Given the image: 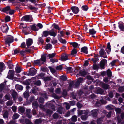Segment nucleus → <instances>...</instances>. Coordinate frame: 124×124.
I'll list each match as a JSON object with an SVG mask.
<instances>
[{
  "label": "nucleus",
  "mask_w": 124,
  "mask_h": 124,
  "mask_svg": "<svg viewBox=\"0 0 124 124\" xmlns=\"http://www.w3.org/2000/svg\"><path fill=\"white\" fill-rule=\"evenodd\" d=\"M1 29L3 32L6 33L8 30V27L6 24H4L2 26Z\"/></svg>",
  "instance_id": "2"
},
{
  "label": "nucleus",
  "mask_w": 124,
  "mask_h": 124,
  "mask_svg": "<svg viewBox=\"0 0 124 124\" xmlns=\"http://www.w3.org/2000/svg\"><path fill=\"white\" fill-rule=\"evenodd\" d=\"M71 9L73 13L75 14L78 13L79 11L78 8L76 6L71 7Z\"/></svg>",
  "instance_id": "6"
},
{
  "label": "nucleus",
  "mask_w": 124,
  "mask_h": 124,
  "mask_svg": "<svg viewBox=\"0 0 124 124\" xmlns=\"http://www.w3.org/2000/svg\"><path fill=\"white\" fill-rule=\"evenodd\" d=\"M70 44L71 45L73 46L74 49H75L78 48L80 46V44L76 42H70Z\"/></svg>",
  "instance_id": "10"
},
{
  "label": "nucleus",
  "mask_w": 124,
  "mask_h": 124,
  "mask_svg": "<svg viewBox=\"0 0 124 124\" xmlns=\"http://www.w3.org/2000/svg\"><path fill=\"white\" fill-rule=\"evenodd\" d=\"M49 35L54 37L57 35L56 32H55L53 29L49 31Z\"/></svg>",
  "instance_id": "13"
},
{
  "label": "nucleus",
  "mask_w": 124,
  "mask_h": 124,
  "mask_svg": "<svg viewBox=\"0 0 124 124\" xmlns=\"http://www.w3.org/2000/svg\"><path fill=\"white\" fill-rule=\"evenodd\" d=\"M41 122V120L40 119H37L35 121V124H39Z\"/></svg>",
  "instance_id": "47"
},
{
  "label": "nucleus",
  "mask_w": 124,
  "mask_h": 124,
  "mask_svg": "<svg viewBox=\"0 0 124 124\" xmlns=\"http://www.w3.org/2000/svg\"><path fill=\"white\" fill-rule=\"evenodd\" d=\"M49 35V31H45L43 32L42 37H46Z\"/></svg>",
  "instance_id": "24"
},
{
  "label": "nucleus",
  "mask_w": 124,
  "mask_h": 124,
  "mask_svg": "<svg viewBox=\"0 0 124 124\" xmlns=\"http://www.w3.org/2000/svg\"><path fill=\"white\" fill-rule=\"evenodd\" d=\"M67 72L71 73L72 72L73 70L71 67H69L67 68Z\"/></svg>",
  "instance_id": "44"
},
{
  "label": "nucleus",
  "mask_w": 124,
  "mask_h": 124,
  "mask_svg": "<svg viewBox=\"0 0 124 124\" xmlns=\"http://www.w3.org/2000/svg\"><path fill=\"white\" fill-rule=\"evenodd\" d=\"M81 52L87 54L88 53V48L86 46H85L81 48Z\"/></svg>",
  "instance_id": "14"
},
{
  "label": "nucleus",
  "mask_w": 124,
  "mask_h": 124,
  "mask_svg": "<svg viewBox=\"0 0 124 124\" xmlns=\"http://www.w3.org/2000/svg\"><path fill=\"white\" fill-rule=\"evenodd\" d=\"M51 47L52 45L51 44H48L45 46V48L46 49H48L51 48Z\"/></svg>",
  "instance_id": "41"
},
{
  "label": "nucleus",
  "mask_w": 124,
  "mask_h": 124,
  "mask_svg": "<svg viewBox=\"0 0 124 124\" xmlns=\"http://www.w3.org/2000/svg\"><path fill=\"white\" fill-rule=\"evenodd\" d=\"M10 17L8 16H7L5 17V20L6 22H8L10 20Z\"/></svg>",
  "instance_id": "60"
},
{
  "label": "nucleus",
  "mask_w": 124,
  "mask_h": 124,
  "mask_svg": "<svg viewBox=\"0 0 124 124\" xmlns=\"http://www.w3.org/2000/svg\"><path fill=\"white\" fill-rule=\"evenodd\" d=\"M29 74L30 75L33 76L35 75L36 73V70L33 68H31L29 70Z\"/></svg>",
  "instance_id": "9"
},
{
  "label": "nucleus",
  "mask_w": 124,
  "mask_h": 124,
  "mask_svg": "<svg viewBox=\"0 0 124 124\" xmlns=\"http://www.w3.org/2000/svg\"><path fill=\"white\" fill-rule=\"evenodd\" d=\"M38 89L36 88H35L33 89L32 91V93L36 95L37 94Z\"/></svg>",
  "instance_id": "51"
},
{
  "label": "nucleus",
  "mask_w": 124,
  "mask_h": 124,
  "mask_svg": "<svg viewBox=\"0 0 124 124\" xmlns=\"http://www.w3.org/2000/svg\"><path fill=\"white\" fill-rule=\"evenodd\" d=\"M13 102L12 101H9L6 103V105L7 106H11L13 104Z\"/></svg>",
  "instance_id": "45"
},
{
  "label": "nucleus",
  "mask_w": 124,
  "mask_h": 124,
  "mask_svg": "<svg viewBox=\"0 0 124 124\" xmlns=\"http://www.w3.org/2000/svg\"><path fill=\"white\" fill-rule=\"evenodd\" d=\"M24 96L25 98H27L29 96V93L28 91H26L24 93Z\"/></svg>",
  "instance_id": "34"
},
{
  "label": "nucleus",
  "mask_w": 124,
  "mask_h": 124,
  "mask_svg": "<svg viewBox=\"0 0 124 124\" xmlns=\"http://www.w3.org/2000/svg\"><path fill=\"white\" fill-rule=\"evenodd\" d=\"M26 53V50H23L22 51H19V53L20 54L23 55L24 56V54Z\"/></svg>",
  "instance_id": "54"
},
{
  "label": "nucleus",
  "mask_w": 124,
  "mask_h": 124,
  "mask_svg": "<svg viewBox=\"0 0 124 124\" xmlns=\"http://www.w3.org/2000/svg\"><path fill=\"white\" fill-rule=\"evenodd\" d=\"M62 108L61 107H60L58 108L57 110V112L61 114H62Z\"/></svg>",
  "instance_id": "43"
},
{
  "label": "nucleus",
  "mask_w": 124,
  "mask_h": 124,
  "mask_svg": "<svg viewBox=\"0 0 124 124\" xmlns=\"http://www.w3.org/2000/svg\"><path fill=\"white\" fill-rule=\"evenodd\" d=\"M102 120V118H100L98 119L97 120V123L98 124H101Z\"/></svg>",
  "instance_id": "61"
},
{
  "label": "nucleus",
  "mask_w": 124,
  "mask_h": 124,
  "mask_svg": "<svg viewBox=\"0 0 124 124\" xmlns=\"http://www.w3.org/2000/svg\"><path fill=\"white\" fill-rule=\"evenodd\" d=\"M118 61L117 59L114 60L111 62L110 64L112 66H113L115 65V64Z\"/></svg>",
  "instance_id": "37"
},
{
  "label": "nucleus",
  "mask_w": 124,
  "mask_h": 124,
  "mask_svg": "<svg viewBox=\"0 0 124 124\" xmlns=\"http://www.w3.org/2000/svg\"><path fill=\"white\" fill-rule=\"evenodd\" d=\"M8 75L7 76V77L9 79H12L13 78V76L14 75L13 71L10 70L8 73Z\"/></svg>",
  "instance_id": "5"
},
{
  "label": "nucleus",
  "mask_w": 124,
  "mask_h": 124,
  "mask_svg": "<svg viewBox=\"0 0 124 124\" xmlns=\"http://www.w3.org/2000/svg\"><path fill=\"white\" fill-rule=\"evenodd\" d=\"M77 116L74 115L71 118V120L74 122H75L77 120Z\"/></svg>",
  "instance_id": "50"
},
{
  "label": "nucleus",
  "mask_w": 124,
  "mask_h": 124,
  "mask_svg": "<svg viewBox=\"0 0 124 124\" xmlns=\"http://www.w3.org/2000/svg\"><path fill=\"white\" fill-rule=\"evenodd\" d=\"M34 63L36 64L41 65L43 63L41 62L40 60H38L34 61Z\"/></svg>",
  "instance_id": "25"
},
{
  "label": "nucleus",
  "mask_w": 124,
  "mask_h": 124,
  "mask_svg": "<svg viewBox=\"0 0 124 124\" xmlns=\"http://www.w3.org/2000/svg\"><path fill=\"white\" fill-rule=\"evenodd\" d=\"M31 28L32 30L35 31H38L39 30V29L37 28L35 25H34L31 26Z\"/></svg>",
  "instance_id": "36"
},
{
  "label": "nucleus",
  "mask_w": 124,
  "mask_h": 124,
  "mask_svg": "<svg viewBox=\"0 0 124 124\" xmlns=\"http://www.w3.org/2000/svg\"><path fill=\"white\" fill-rule=\"evenodd\" d=\"M10 9V7H9L8 6L4 8L3 9V10L4 12H6V13H8Z\"/></svg>",
  "instance_id": "29"
},
{
  "label": "nucleus",
  "mask_w": 124,
  "mask_h": 124,
  "mask_svg": "<svg viewBox=\"0 0 124 124\" xmlns=\"http://www.w3.org/2000/svg\"><path fill=\"white\" fill-rule=\"evenodd\" d=\"M5 67L4 64L3 63H0V73L1 72L5 69Z\"/></svg>",
  "instance_id": "18"
},
{
  "label": "nucleus",
  "mask_w": 124,
  "mask_h": 124,
  "mask_svg": "<svg viewBox=\"0 0 124 124\" xmlns=\"http://www.w3.org/2000/svg\"><path fill=\"white\" fill-rule=\"evenodd\" d=\"M79 74L81 76H84L86 74V72L85 70H83L80 71L79 72Z\"/></svg>",
  "instance_id": "23"
},
{
  "label": "nucleus",
  "mask_w": 124,
  "mask_h": 124,
  "mask_svg": "<svg viewBox=\"0 0 124 124\" xmlns=\"http://www.w3.org/2000/svg\"><path fill=\"white\" fill-rule=\"evenodd\" d=\"M107 63V60L105 59H103L101 60L100 62V66L101 69L104 68V66Z\"/></svg>",
  "instance_id": "3"
},
{
  "label": "nucleus",
  "mask_w": 124,
  "mask_h": 124,
  "mask_svg": "<svg viewBox=\"0 0 124 124\" xmlns=\"http://www.w3.org/2000/svg\"><path fill=\"white\" fill-rule=\"evenodd\" d=\"M49 68L51 72L53 73H55L56 71L54 69L50 67H49Z\"/></svg>",
  "instance_id": "48"
},
{
  "label": "nucleus",
  "mask_w": 124,
  "mask_h": 124,
  "mask_svg": "<svg viewBox=\"0 0 124 124\" xmlns=\"http://www.w3.org/2000/svg\"><path fill=\"white\" fill-rule=\"evenodd\" d=\"M53 116L54 118L55 119H57L58 117V115L56 113H54L53 115Z\"/></svg>",
  "instance_id": "63"
},
{
  "label": "nucleus",
  "mask_w": 124,
  "mask_h": 124,
  "mask_svg": "<svg viewBox=\"0 0 124 124\" xmlns=\"http://www.w3.org/2000/svg\"><path fill=\"white\" fill-rule=\"evenodd\" d=\"M21 68L17 67H16L15 71L16 72L19 73L21 72Z\"/></svg>",
  "instance_id": "33"
},
{
  "label": "nucleus",
  "mask_w": 124,
  "mask_h": 124,
  "mask_svg": "<svg viewBox=\"0 0 124 124\" xmlns=\"http://www.w3.org/2000/svg\"><path fill=\"white\" fill-rule=\"evenodd\" d=\"M75 84V82L74 81L70 82V83L69 87L70 88L73 87V85Z\"/></svg>",
  "instance_id": "62"
},
{
  "label": "nucleus",
  "mask_w": 124,
  "mask_h": 124,
  "mask_svg": "<svg viewBox=\"0 0 124 124\" xmlns=\"http://www.w3.org/2000/svg\"><path fill=\"white\" fill-rule=\"evenodd\" d=\"M19 116V115L17 113L14 114L12 117L13 119H16L18 118Z\"/></svg>",
  "instance_id": "35"
},
{
  "label": "nucleus",
  "mask_w": 124,
  "mask_h": 124,
  "mask_svg": "<svg viewBox=\"0 0 124 124\" xmlns=\"http://www.w3.org/2000/svg\"><path fill=\"white\" fill-rule=\"evenodd\" d=\"M64 104L66 106V108L67 109H68L70 108V106L69 103H65Z\"/></svg>",
  "instance_id": "56"
},
{
  "label": "nucleus",
  "mask_w": 124,
  "mask_h": 124,
  "mask_svg": "<svg viewBox=\"0 0 124 124\" xmlns=\"http://www.w3.org/2000/svg\"><path fill=\"white\" fill-rule=\"evenodd\" d=\"M88 111L87 110H78V113L79 115H81L83 114H84L87 112Z\"/></svg>",
  "instance_id": "26"
},
{
  "label": "nucleus",
  "mask_w": 124,
  "mask_h": 124,
  "mask_svg": "<svg viewBox=\"0 0 124 124\" xmlns=\"http://www.w3.org/2000/svg\"><path fill=\"white\" fill-rule=\"evenodd\" d=\"M91 60L94 63H95L98 60V59L97 57H94L92 58Z\"/></svg>",
  "instance_id": "55"
},
{
  "label": "nucleus",
  "mask_w": 124,
  "mask_h": 124,
  "mask_svg": "<svg viewBox=\"0 0 124 124\" xmlns=\"http://www.w3.org/2000/svg\"><path fill=\"white\" fill-rule=\"evenodd\" d=\"M25 122L27 124H33L28 119H26L25 120Z\"/></svg>",
  "instance_id": "58"
},
{
  "label": "nucleus",
  "mask_w": 124,
  "mask_h": 124,
  "mask_svg": "<svg viewBox=\"0 0 124 124\" xmlns=\"http://www.w3.org/2000/svg\"><path fill=\"white\" fill-rule=\"evenodd\" d=\"M4 113L3 117L5 118H7L8 116V112L6 111Z\"/></svg>",
  "instance_id": "53"
},
{
  "label": "nucleus",
  "mask_w": 124,
  "mask_h": 124,
  "mask_svg": "<svg viewBox=\"0 0 124 124\" xmlns=\"http://www.w3.org/2000/svg\"><path fill=\"white\" fill-rule=\"evenodd\" d=\"M51 109L52 111L50 110L49 109L47 110V113L49 114H51L52 112V111H55V108L54 106V105H53L51 106Z\"/></svg>",
  "instance_id": "17"
},
{
  "label": "nucleus",
  "mask_w": 124,
  "mask_h": 124,
  "mask_svg": "<svg viewBox=\"0 0 124 124\" xmlns=\"http://www.w3.org/2000/svg\"><path fill=\"white\" fill-rule=\"evenodd\" d=\"M107 74L108 77H111L112 76V72L110 70L108 69L107 71Z\"/></svg>",
  "instance_id": "32"
},
{
  "label": "nucleus",
  "mask_w": 124,
  "mask_h": 124,
  "mask_svg": "<svg viewBox=\"0 0 124 124\" xmlns=\"http://www.w3.org/2000/svg\"><path fill=\"white\" fill-rule=\"evenodd\" d=\"M13 41V38L11 36L8 37L5 39V43L6 44L11 43Z\"/></svg>",
  "instance_id": "7"
},
{
  "label": "nucleus",
  "mask_w": 124,
  "mask_h": 124,
  "mask_svg": "<svg viewBox=\"0 0 124 124\" xmlns=\"http://www.w3.org/2000/svg\"><path fill=\"white\" fill-rule=\"evenodd\" d=\"M25 122L27 124H33L28 119H26L25 120Z\"/></svg>",
  "instance_id": "59"
},
{
  "label": "nucleus",
  "mask_w": 124,
  "mask_h": 124,
  "mask_svg": "<svg viewBox=\"0 0 124 124\" xmlns=\"http://www.w3.org/2000/svg\"><path fill=\"white\" fill-rule=\"evenodd\" d=\"M68 55L67 54H64L61 56V60L62 61H65L68 59Z\"/></svg>",
  "instance_id": "16"
},
{
  "label": "nucleus",
  "mask_w": 124,
  "mask_h": 124,
  "mask_svg": "<svg viewBox=\"0 0 124 124\" xmlns=\"http://www.w3.org/2000/svg\"><path fill=\"white\" fill-rule=\"evenodd\" d=\"M56 55L55 53H54L52 54H48V56L50 58H52L54 57Z\"/></svg>",
  "instance_id": "42"
},
{
  "label": "nucleus",
  "mask_w": 124,
  "mask_h": 124,
  "mask_svg": "<svg viewBox=\"0 0 124 124\" xmlns=\"http://www.w3.org/2000/svg\"><path fill=\"white\" fill-rule=\"evenodd\" d=\"M88 8V7L86 6H83L82 7V9L84 11H86Z\"/></svg>",
  "instance_id": "49"
},
{
  "label": "nucleus",
  "mask_w": 124,
  "mask_h": 124,
  "mask_svg": "<svg viewBox=\"0 0 124 124\" xmlns=\"http://www.w3.org/2000/svg\"><path fill=\"white\" fill-rule=\"evenodd\" d=\"M103 90L100 88H96L95 92L96 93L101 94H103Z\"/></svg>",
  "instance_id": "8"
},
{
  "label": "nucleus",
  "mask_w": 124,
  "mask_h": 124,
  "mask_svg": "<svg viewBox=\"0 0 124 124\" xmlns=\"http://www.w3.org/2000/svg\"><path fill=\"white\" fill-rule=\"evenodd\" d=\"M92 115L93 116H96L99 113V111L97 109L93 110L92 111Z\"/></svg>",
  "instance_id": "15"
},
{
  "label": "nucleus",
  "mask_w": 124,
  "mask_h": 124,
  "mask_svg": "<svg viewBox=\"0 0 124 124\" xmlns=\"http://www.w3.org/2000/svg\"><path fill=\"white\" fill-rule=\"evenodd\" d=\"M16 88L17 89L22 90L23 89V87L19 85H17L16 86Z\"/></svg>",
  "instance_id": "40"
},
{
  "label": "nucleus",
  "mask_w": 124,
  "mask_h": 124,
  "mask_svg": "<svg viewBox=\"0 0 124 124\" xmlns=\"http://www.w3.org/2000/svg\"><path fill=\"white\" fill-rule=\"evenodd\" d=\"M61 91V89L60 88L57 89L55 91V92L57 94H59L60 93Z\"/></svg>",
  "instance_id": "64"
},
{
  "label": "nucleus",
  "mask_w": 124,
  "mask_h": 124,
  "mask_svg": "<svg viewBox=\"0 0 124 124\" xmlns=\"http://www.w3.org/2000/svg\"><path fill=\"white\" fill-rule=\"evenodd\" d=\"M96 31L93 28L90 29L89 30V33L91 35L94 34L96 33Z\"/></svg>",
  "instance_id": "21"
},
{
  "label": "nucleus",
  "mask_w": 124,
  "mask_h": 124,
  "mask_svg": "<svg viewBox=\"0 0 124 124\" xmlns=\"http://www.w3.org/2000/svg\"><path fill=\"white\" fill-rule=\"evenodd\" d=\"M119 27L121 30L124 31V23H122L119 24Z\"/></svg>",
  "instance_id": "30"
},
{
  "label": "nucleus",
  "mask_w": 124,
  "mask_h": 124,
  "mask_svg": "<svg viewBox=\"0 0 124 124\" xmlns=\"http://www.w3.org/2000/svg\"><path fill=\"white\" fill-rule=\"evenodd\" d=\"M77 52L76 49H74L72 51L71 54V55H74L76 54Z\"/></svg>",
  "instance_id": "46"
},
{
  "label": "nucleus",
  "mask_w": 124,
  "mask_h": 124,
  "mask_svg": "<svg viewBox=\"0 0 124 124\" xmlns=\"http://www.w3.org/2000/svg\"><path fill=\"white\" fill-rule=\"evenodd\" d=\"M88 111L87 112L85 113L84 114V115H82L81 117V119L82 120H85L87 119L88 117L87 114L88 113Z\"/></svg>",
  "instance_id": "19"
},
{
  "label": "nucleus",
  "mask_w": 124,
  "mask_h": 124,
  "mask_svg": "<svg viewBox=\"0 0 124 124\" xmlns=\"http://www.w3.org/2000/svg\"><path fill=\"white\" fill-rule=\"evenodd\" d=\"M34 84L35 85L39 86L41 85V82L40 81L38 80L34 82Z\"/></svg>",
  "instance_id": "52"
},
{
  "label": "nucleus",
  "mask_w": 124,
  "mask_h": 124,
  "mask_svg": "<svg viewBox=\"0 0 124 124\" xmlns=\"http://www.w3.org/2000/svg\"><path fill=\"white\" fill-rule=\"evenodd\" d=\"M33 43V40L31 39H28L26 40V43L28 47L31 46Z\"/></svg>",
  "instance_id": "11"
},
{
  "label": "nucleus",
  "mask_w": 124,
  "mask_h": 124,
  "mask_svg": "<svg viewBox=\"0 0 124 124\" xmlns=\"http://www.w3.org/2000/svg\"><path fill=\"white\" fill-rule=\"evenodd\" d=\"M18 110L21 113H23L25 111L24 108L22 106H20L19 107Z\"/></svg>",
  "instance_id": "27"
},
{
  "label": "nucleus",
  "mask_w": 124,
  "mask_h": 124,
  "mask_svg": "<svg viewBox=\"0 0 124 124\" xmlns=\"http://www.w3.org/2000/svg\"><path fill=\"white\" fill-rule=\"evenodd\" d=\"M110 47L111 46L110 45V43H108L107 44V48L106 49V51L108 54H109V53L111 51V48Z\"/></svg>",
  "instance_id": "12"
},
{
  "label": "nucleus",
  "mask_w": 124,
  "mask_h": 124,
  "mask_svg": "<svg viewBox=\"0 0 124 124\" xmlns=\"http://www.w3.org/2000/svg\"><path fill=\"white\" fill-rule=\"evenodd\" d=\"M38 105V103L37 101H35L32 103V106L34 108H37Z\"/></svg>",
  "instance_id": "38"
},
{
  "label": "nucleus",
  "mask_w": 124,
  "mask_h": 124,
  "mask_svg": "<svg viewBox=\"0 0 124 124\" xmlns=\"http://www.w3.org/2000/svg\"><path fill=\"white\" fill-rule=\"evenodd\" d=\"M83 78H80L78 79L75 83V87H77L78 85H79L80 83H82L83 82Z\"/></svg>",
  "instance_id": "4"
},
{
  "label": "nucleus",
  "mask_w": 124,
  "mask_h": 124,
  "mask_svg": "<svg viewBox=\"0 0 124 124\" xmlns=\"http://www.w3.org/2000/svg\"><path fill=\"white\" fill-rule=\"evenodd\" d=\"M59 40L61 43H62L65 44L66 43V41L65 40L62 38L59 39Z\"/></svg>",
  "instance_id": "57"
},
{
  "label": "nucleus",
  "mask_w": 124,
  "mask_h": 124,
  "mask_svg": "<svg viewBox=\"0 0 124 124\" xmlns=\"http://www.w3.org/2000/svg\"><path fill=\"white\" fill-rule=\"evenodd\" d=\"M102 84V87L106 89H109V85L107 84L103 83L102 82H101Z\"/></svg>",
  "instance_id": "20"
},
{
  "label": "nucleus",
  "mask_w": 124,
  "mask_h": 124,
  "mask_svg": "<svg viewBox=\"0 0 124 124\" xmlns=\"http://www.w3.org/2000/svg\"><path fill=\"white\" fill-rule=\"evenodd\" d=\"M99 53L101 56L104 55L105 54L104 50L103 49H101L99 51Z\"/></svg>",
  "instance_id": "39"
},
{
  "label": "nucleus",
  "mask_w": 124,
  "mask_h": 124,
  "mask_svg": "<svg viewBox=\"0 0 124 124\" xmlns=\"http://www.w3.org/2000/svg\"><path fill=\"white\" fill-rule=\"evenodd\" d=\"M22 20L26 21H31L32 20V16L31 15H26L22 17Z\"/></svg>",
  "instance_id": "1"
},
{
  "label": "nucleus",
  "mask_w": 124,
  "mask_h": 124,
  "mask_svg": "<svg viewBox=\"0 0 124 124\" xmlns=\"http://www.w3.org/2000/svg\"><path fill=\"white\" fill-rule=\"evenodd\" d=\"M17 95V94L16 92L13 90H12V95L13 98V100H15Z\"/></svg>",
  "instance_id": "22"
},
{
  "label": "nucleus",
  "mask_w": 124,
  "mask_h": 124,
  "mask_svg": "<svg viewBox=\"0 0 124 124\" xmlns=\"http://www.w3.org/2000/svg\"><path fill=\"white\" fill-rule=\"evenodd\" d=\"M114 107L112 105H109L106 106V108L108 110H111Z\"/></svg>",
  "instance_id": "31"
},
{
  "label": "nucleus",
  "mask_w": 124,
  "mask_h": 124,
  "mask_svg": "<svg viewBox=\"0 0 124 124\" xmlns=\"http://www.w3.org/2000/svg\"><path fill=\"white\" fill-rule=\"evenodd\" d=\"M5 84V83H2L0 84V92L2 91L4 89Z\"/></svg>",
  "instance_id": "28"
}]
</instances>
